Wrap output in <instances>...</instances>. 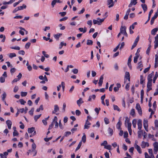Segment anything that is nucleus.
Listing matches in <instances>:
<instances>
[{"label": "nucleus", "instance_id": "nucleus-1", "mask_svg": "<svg viewBox=\"0 0 158 158\" xmlns=\"http://www.w3.org/2000/svg\"><path fill=\"white\" fill-rule=\"evenodd\" d=\"M105 19H100V20H98L95 19L93 20V23L94 24H97L98 25H101L102 23L104 20Z\"/></svg>", "mask_w": 158, "mask_h": 158}, {"label": "nucleus", "instance_id": "nucleus-2", "mask_svg": "<svg viewBox=\"0 0 158 158\" xmlns=\"http://www.w3.org/2000/svg\"><path fill=\"white\" fill-rule=\"evenodd\" d=\"M107 5H108L109 8L113 7L114 5V2L113 0H107Z\"/></svg>", "mask_w": 158, "mask_h": 158}, {"label": "nucleus", "instance_id": "nucleus-3", "mask_svg": "<svg viewBox=\"0 0 158 158\" xmlns=\"http://www.w3.org/2000/svg\"><path fill=\"white\" fill-rule=\"evenodd\" d=\"M130 119L127 117L125 118V126H126V124H127V127H129V125H130V127H131V123H130Z\"/></svg>", "mask_w": 158, "mask_h": 158}, {"label": "nucleus", "instance_id": "nucleus-4", "mask_svg": "<svg viewBox=\"0 0 158 158\" xmlns=\"http://www.w3.org/2000/svg\"><path fill=\"white\" fill-rule=\"evenodd\" d=\"M154 75V72L152 71V73L149 74L148 77V82H152V76Z\"/></svg>", "mask_w": 158, "mask_h": 158}, {"label": "nucleus", "instance_id": "nucleus-5", "mask_svg": "<svg viewBox=\"0 0 158 158\" xmlns=\"http://www.w3.org/2000/svg\"><path fill=\"white\" fill-rule=\"evenodd\" d=\"M135 108L136 109L138 110L139 113L140 114H142V111L141 110L140 106L139 103H137L136 104Z\"/></svg>", "mask_w": 158, "mask_h": 158}, {"label": "nucleus", "instance_id": "nucleus-6", "mask_svg": "<svg viewBox=\"0 0 158 158\" xmlns=\"http://www.w3.org/2000/svg\"><path fill=\"white\" fill-rule=\"evenodd\" d=\"M158 16V14L157 13H155L154 16L152 17L151 20V24L152 25L154 23V20L156 19Z\"/></svg>", "mask_w": 158, "mask_h": 158}, {"label": "nucleus", "instance_id": "nucleus-7", "mask_svg": "<svg viewBox=\"0 0 158 158\" xmlns=\"http://www.w3.org/2000/svg\"><path fill=\"white\" fill-rule=\"evenodd\" d=\"M138 129L139 130H141L142 128V121L140 119H139L138 120Z\"/></svg>", "mask_w": 158, "mask_h": 158}, {"label": "nucleus", "instance_id": "nucleus-8", "mask_svg": "<svg viewBox=\"0 0 158 158\" xmlns=\"http://www.w3.org/2000/svg\"><path fill=\"white\" fill-rule=\"evenodd\" d=\"M134 147L139 153L141 154L142 153V151L139 146L135 143L134 145Z\"/></svg>", "mask_w": 158, "mask_h": 158}, {"label": "nucleus", "instance_id": "nucleus-9", "mask_svg": "<svg viewBox=\"0 0 158 158\" xmlns=\"http://www.w3.org/2000/svg\"><path fill=\"white\" fill-rule=\"evenodd\" d=\"M149 146V144L148 142H145L143 141L142 142V143L141 145V146L142 148H144L146 146L147 147H148Z\"/></svg>", "mask_w": 158, "mask_h": 158}, {"label": "nucleus", "instance_id": "nucleus-10", "mask_svg": "<svg viewBox=\"0 0 158 158\" xmlns=\"http://www.w3.org/2000/svg\"><path fill=\"white\" fill-rule=\"evenodd\" d=\"M116 87H115L114 88V92H116L118 91L119 88L121 87V85L119 83H118L116 84Z\"/></svg>", "mask_w": 158, "mask_h": 158}, {"label": "nucleus", "instance_id": "nucleus-11", "mask_svg": "<svg viewBox=\"0 0 158 158\" xmlns=\"http://www.w3.org/2000/svg\"><path fill=\"white\" fill-rule=\"evenodd\" d=\"M91 123L88 121V119L86 121L85 124L84 125V129H88L89 128V125H90Z\"/></svg>", "mask_w": 158, "mask_h": 158}, {"label": "nucleus", "instance_id": "nucleus-12", "mask_svg": "<svg viewBox=\"0 0 158 158\" xmlns=\"http://www.w3.org/2000/svg\"><path fill=\"white\" fill-rule=\"evenodd\" d=\"M152 86V82H148L147 84V91L148 92H149L150 90H152V88L151 87Z\"/></svg>", "mask_w": 158, "mask_h": 158}, {"label": "nucleus", "instance_id": "nucleus-13", "mask_svg": "<svg viewBox=\"0 0 158 158\" xmlns=\"http://www.w3.org/2000/svg\"><path fill=\"white\" fill-rule=\"evenodd\" d=\"M6 123L7 126L8 128L9 129H10L12 125L11 121L10 120H8L6 121Z\"/></svg>", "mask_w": 158, "mask_h": 158}, {"label": "nucleus", "instance_id": "nucleus-14", "mask_svg": "<svg viewBox=\"0 0 158 158\" xmlns=\"http://www.w3.org/2000/svg\"><path fill=\"white\" fill-rule=\"evenodd\" d=\"M126 27L125 26H121L120 29V33L123 34L126 31Z\"/></svg>", "mask_w": 158, "mask_h": 158}, {"label": "nucleus", "instance_id": "nucleus-15", "mask_svg": "<svg viewBox=\"0 0 158 158\" xmlns=\"http://www.w3.org/2000/svg\"><path fill=\"white\" fill-rule=\"evenodd\" d=\"M59 110V108L58 106L57 105H54V110L52 112V114H55L56 112Z\"/></svg>", "mask_w": 158, "mask_h": 158}, {"label": "nucleus", "instance_id": "nucleus-16", "mask_svg": "<svg viewBox=\"0 0 158 158\" xmlns=\"http://www.w3.org/2000/svg\"><path fill=\"white\" fill-rule=\"evenodd\" d=\"M125 78L126 79H127L129 81H130V75L129 72H126L125 73Z\"/></svg>", "mask_w": 158, "mask_h": 158}, {"label": "nucleus", "instance_id": "nucleus-17", "mask_svg": "<svg viewBox=\"0 0 158 158\" xmlns=\"http://www.w3.org/2000/svg\"><path fill=\"white\" fill-rule=\"evenodd\" d=\"M103 75H102L100 77L99 82H98L99 85L101 86L103 83Z\"/></svg>", "mask_w": 158, "mask_h": 158}, {"label": "nucleus", "instance_id": "nucleus-18", "mask_svg": "<svg viewBox=\"0 0 158 158\" xmlns=\"http://www.w3.org/2000/svg\"><path fill=\"white\" fill-rule=\"evenodd\" d=\"M78 30L81 32H83V33H85L87 31V28L85 27L84 28L82 27L79 28Z\"/></svg>", "mask_w": 158, "mask_h": 158}, {"label": "nucleus", "instance_id": "nucleus-19", "mask_svg": "<svg viewBox=\"0 0 158 158\" xmlns=\"http://www.w3.org/2000/svg\"><path fill=\"white\" fill-rule=\"evenodd\" d=\"M153 12V10L152 9L149 12V14H148V19L146 21V22L145 23V24H146V23H147L150 20V17L151 16V15L152 13Z\"/></svg>", "mask_w": 158, "mask_h": 158}, {"label": "nucleus", "instance_id": "nucleus-20", "mask_svg": "<svg viewBox=\"0 0 158 158\" xmlns=\"http://www.w3.org/2000/svg\"><path fill=\"white\" fill-rule=\"evenodd\" d=\"M77 104L79 106H80L81 104L84 102L82 101V99L81 98H80L77 101Z\"/></svg>", "mask_w": 158, "mask_h": 158}, {"label": "nucleus", "instance_id": "nucleus-21", "mask_svg": "<svg viewBox=\"0 0 158 158\" xmlns=\"http://www.w3.org/2000/svg\"><path fill=\"white\" fill-rule=\"evenodd\" d=\"M154 147V150H157L158 151V143L156 142L153 144Z\"/></svg>", "mask_w": 158, "mask_h": 158}, {"label": "nucleus", "instance_id": "nucleus-22", "mask_svg": "<svg viewBox=\"0 0 158 158\" xmlns=\"http://www.w3.org/2000/svg\"><path fill=\"white\" fill-rule=\"evenodd\" d=\"M141 6L144 12H145L147 10V5L145 4H142L141 5Z\"/></svg>", "mask_w": 158, "mask_h": 158}, {"label": "nucleus", "instance_id": "nucleus-23", "mask_svg": "<svg viewBox=\"0 0 158 158\" xmlns=\"http://www.w3.org/2000/svg\"><path fill=\"white\" fill-rule=\"evenodd\" d=\"M158 29L157 28H155L152 29L151 32V34L152 35H155L156 32L158 31Z\"/></svg>", "mask_w": 158, "mask_h": 158}, {"label": "nucleus", "instance_id": "nucleus-24", "mask_svg": "<svg viewBox=\"0 0 158 158\" xmlns=\"http://www.w3.org/2000/svg\"><path fill=\"white\" fill-rule=\"evenodd\" d=\"M62 35V34L61 33H58L56 35H54V36L55 38L57 40H58L60 36Z\"/></svg>", "mask_w": 158, "mask_h": 158}, {"label": "nucleus", "instance_id": "nucleus-25", "mask_svg": "<svg viewBox=\"0 0 158 158\" xmlns=\"http://www.w3.org/2000/svg\"><path fill=\"white\" fill-rule=\"evenodd\" d=\"M35 130V128L34 127H32L31 128H29L28 129V132L29 133H31L34 132Z\"/></svg>", "mask_w": 158, "mask_h": 158}, {"label": "nucleus", "instance_id": "nucleus-26", "mask_svg": "<svg viewBox=\"0 0 158 158\" xmlns=\"http://www.w3.org/2000/svg\"><path fill=\"white\" fill-rule=\"evenodd\" d=\"M158 77V73L157 72H156V74H155V77H154V78H153V82L154 83H155V81Z\"/></svg>", "mask_w": 158, "mask_h": 158}, {"label": "nucleus", "instance_id": "nucleus-27", "mask_svg": "<svg viewBox=\"0 0 158 158\" xmlns=\"http://www.w3.org/2000/svg\"><path fill=\"white\" fill-rule=\"evenodd\" d=\"M143 133V131L142 130H139L138 132V137L139 138H141V135Z\"/></svg>", "mask_w": 158, "mask_h": 158}, {"label": "nucleus", "instance_id": "nucleus-28", "mask_svg": "<svg viewBox=\"0 0 158 158\" xmlns=\"http://www.w3.org/2000/svg\"><path fill=\"white\" fill-rule=\"evenodd\" d=\"M66 44L64 43L63 41L61 42L60 44V46L59 47V49H61L62 48L63 46H66Z\"/></svg>", "mask_w": 158, "mask_h": 158}, {"label": "nucleus", "instance_id": "nucleus-29", "mask_svg": "<svg viewBox=\"0 0 158 158\" xmlns=\"http://www.w3.org/2000/svg\"><path fill=\"white\" fill-rule=\"evenodd\" d=\"M148 47L146 50V54L148 55H149V53L150 52L151 48V44H149Z\"/></svg>", "mask_w": 158, "mask_h": 158}, {"label": "nucleus", "instance_id": "nucleus-30", "mask_svg": "<svg viewBox=\"0 0 158 158\" xmlns=\"http://www.w3.org/2000/svg\"><path fill=\"white\" fill-rule=\"evenodd\" d=\"M143 125L144 127H148V121L147 120L144 119L143 122Z\"/></svg>", "mask_w": 158, "mask_h": 158}, {"label": "nucleus", "instance_id": "nucleus-31", "mask_svg": "<svg viewBox=\"0 0 158 158\" xmlns=\"http://www.w3.org/2000/svg\"><path fill=\"white\" fill-rule=\"evenodd\" d=\"M17 7L18 8V10H23V8H26V5L23 4V6H19Z\"/></svg>", "mask_w": 158, "mask_h": 158}, {"label": "nucleus", "instance_id": "nucleus-32", "mask_svg": "<svg viewBox=\"0 0 158 158\" xmlns=\"http://www.w3.org/2000/svg\"><path fill=\"white\" fill-rule=\"evenodd\" d=\"M0 38H3V39L1 41L2 42H5L6 39V37L5 35H3V34H1L0 35Z\"/></svg>", "mask_w": 158, "mask_h": 158}, {"label": "nucleus", "instance_id": "nucleus-33", "mask_svg": "<svg viewBox=\"0 0 158 158\" xmlns=\"http://www.w3.org/2000/svg\"><path fill=\"white\" fill-rule=\"evenodd\" d=\"M113 107L114 110H117L118 111H120V109L117 106L115 105H114Z\"/></svg>", "mask_w": 158, "mask_h": 158}, {"label": "nucleus", "instance_id": "nucleus-34", "mask_svg": "<svg viewBox=\"0 0 158 158\" xmlns=\"http://www.w3.org/2000/svg\"><path fill=\"white\" fill-rule=\"evenodd\" d=\"M93 42L92 40H88L87 41V45H92L93 44Z\"/></svg>", "mask_w": 158, "mask_h": 158}, {"label": "nucleus", "instance_id": "nucleus-35", "mask_svg": "<svg viewBox=\"0 0 158 158\" xmlns=\"http://www.w3.org/2000/svg\"><path fill=\"white\" fill-rule=\"evenodd\" d=\"M136 120L135 119H134L132 122L133 127L134 128H135L136 126Z\"/></svg>", "mask_w": 158, "mask_h": 158}, {"label": "nucleus", "instance_id": "nucleus-36", "mask_svg": "<svg viewBox=\"0 0 158 158\" xmlns=\"http://www.w3.org/2000/svg\"><path fill=\"white\" fill-rule=\"evenodd\" d=\"M41 115V114L38 115H35L34 117V118L35 121H36L37 120L40 118Z\"/></svg>", "mask_w": 158, "mask_h": 158}, {"label": "nucleus", "instance_id": "nucleus-37", "mask_svg": "<svg viewBox=\"0 0 158 158\" xmlns=\"http://www.w3.org/2000/svg\"><path fill=\"white\" fill-rule=\"evenodd\" d=\"M81 144H82V142L81 141L79 144H78V146H77V148H76V150H75V151H77V150H78V149H80V148L81 145Z\"/></svg>", "mask_w": 158, "mask_h": 158}, {"label": "nucleus", "instance_id": "nucleus-38", "mask_svg": "<svg viewBox=\"0 0 158 158\" xmlns=\"http://www.w3.org/2000/svg\"><path fill=\"white\" fill-rule=\"evenodd\" d=\"M40 110H43V105H41L40 106L39 108L36 109V111L37 112H39Z\"/></svg>", "mask_w": 158, "mask_h": 158}, {"label": "nucleus", "instance_id": "nucleus-39", "mask_svg": "<svg viewBox=\"0 0 158 158\" xmlns=\"http://www.w3.org/2000/svg\"><path fill=\"white\" fill-rule=\"evenodd\" d=\"M27 94V92H21V95L22 97L26 96Z\"/></svg>", "mask_w": 158, "mask_h": 158}, {"label": "nucleus", "instance_id": "nucleus-40", "mask_svg": "<svg viewBox=\"0 0 158 158\" xmlns=\"http://www.w3.org/2000/svg\"><path fill=\"white\" fill-rule=\"evenodd\" d=\"M154 49H156L158 47V40H155L154 41Z\"/></svg>", "mask_w": 158, "mask_h": 158}, {"label": "nucleus", "instance_id": "nucleus-41", "mask_svg": "<svg viewBox=\"0 0 158 158\" xmlns=\"http://www.w3.org/2000/svg\"><path fill=\"white\" fill-rule=\"evenodd\" d=\"M104 148L110 150L111 149V146L110 145H108L107 146H105Z\"/></svg>", "mask_w": 158, "mask_h": 158}, {"label": "nucleus", "instance_id": "nucleus-42", "mask_svg": "<svg viewBox=\"0 0 158 158\" xmlns=\"http://www.w3.org/2000/svg\"><path fill=\"white\" fill-rule=\"evenodd\" d=\"M86 135L84 134V135L83 136L82 138V140L81 141H82L84 143H85L86 141Z\"/></svg>", "mask_w": 158, "mask_h": 158}, {"label": "nucleus", "instance_id": "nucleus-43", "mask_svg": "<svg viewBox=\"0 0 158 158\" xmlns=\"http://www.w3.org/2000/svg\"><path fill=\"white\" fill-rule=\"evenodd\" d=\"M144 80V79L143 78V76L142 75L140 76V83L141 84H143Z\"/></svg>", "mask_w": 158, "mask_h": 158}, {"label": "nucleus", "instance_id": "nucleus-44", "mask_svg": "<svg viewBox=\"0 0 158 158\" xmlns=\"http://www.w3.org/2000/svg\"><path fill=\"white\" fill-rule=\"evenodd\" d=\"M16 56V55L14 53H10L9 55V57L11 58H12L13 57H15Z\"/></svg>", "mask_w": 158, "mask_h": 158}, {"label": "nucleus", "instance_id": "nucleus-45", "mask_svg": "<svg viewBox=\"0 0 158 158\" xmlns=\"http://www.w3.org/2000/svg\"><path fill=\"white\" fill-rule=\"evenodd\" d=\"M31 45V43L30 42L27 43L25 45V48L26 49H28L29 48Z\"/></svg>", "mask_w": 158, "mask_h": 158}, {"label": "nucleus", "instance_id": "nucleus-46", "mask_svg": "<svg viewBox=\"0 0 158 158\" xmlns=\"http://www.w3.org/2000/svg\"><path fill=\"white\" fill-rule=\"evenodd\" d=\"M143 65L142 64V62L141 61H140L138 63V66L137 67L138 69H139L143 67Z\"/></svg>", "mask_w": 158, "mask_h": 158}, {"label": "nucleus", "instance_id": "nucleus-47", "mask_svg": "<svg viewBox=\"0 0 158 158\" xmlns=\"http://www.w3.org/2000/svg\"><path fill=\"white\" fill-rule=\"evenodd\" d=\"M139 39V35H138L137 37L135 39L134 43H135L136 44H137V43L138 42Z\"/></svg>", "mask_w": 158, "mask_h": 158}, {"label": "nucleus", "instance_id": "nucleus-48", "mask_svg": "<svg viewBox=\"0 0 158 158\" xmlns=\"http://www.w3.org/2000/svg\"><path fill=\"white\" fill-rule=\"evenodd\" d=\"M104 121L105 122V123L106 124H107L109 123V119L106 117H105L104 118Z\"/></svg>", "mask_w": 158, "mask_h": 158}, {"label": "nucleus", "instance_id": "nucleus-49", "mask_svg": "<svg viewBox=\"0 0 158 158\" xmlns=\"http://www.w3.org/2000/svg\"><path fill=\"white\" fill-rule=\"evenodd\" d=\"M34 108H33V107L31 109V110L30 111H29V114H31V115H32L33 114V112H34Z\"/></svg>", "mask_w": 158, "mask_h": 158}, {"label": "nucleus", "instance_id": "nucleus-50", "mask_svg": "<svg viewBox=\"0 0 158 158\" xmlns=\"http://www.w3.org/2000/svg\"><path fill=\"white\" fill-rule=\"evenodd\" d=\"M5 81V78L2 77H0V82L1 83H3Z\"/></svg>", "mask_w": 158, "mask_h": 158}, {"label": "nucleus", "instance_id": "nucleus-51", "mask_svg": "<svg viewBox=\"0 0 158 158\" xmlns=\"http://www.w3.org/2000/svg\"><path fill=\"white\" fill-rule=\"evenodd\" d=\"M21 105H24L26 102L23 99H21L19 100Z\"/></svg>", "mask_w": 158, "mask_h": 158}, {"label": "nucleus", "instance_id": "nucleus-52", "mask_svg": "<svg viewBox=\"0 0 158 158\" xmlns=\"http://www.w3.org/2000/svg\"><path fill=\"white\" fill-rule=\"evenodd\" d=\"M2 96V100L4 101L6 96V93L5 92H4Z\"/></svg>", "mask_w": 158, "mask_h": 158}, {"label": "nucleus", "instance_id": "nucleus-53", "mask_svg": "<svg viewBox=\"0 0 158 158\" xmlns=\"http://www.w3.org/2000/svg\"><path fill=\"white\" fill-rule=\"evenodd\" d=\"M108 131H109L110 135H112L113 134V130L110 128L109 127L108 128Z\"/></svg>", "mask_w": 158, "mask_h": 158}, {"label": "nucleus", "instance_id": "nucleus-54", "mask_svg": "<svg viewBox=\"0 0 158 158\" xmlns=\"http://www.w3.org/2000/svg\"><path fill=\"white\" fill-rule=\"evenodd\" d=\"M107 141L106 140H105L103 142V143H102L101 144V146H104L105 147V146H106V145L107 144Z\"/></svg>", "mask_w": 158, "mask_h": 158}, {"label": "nucleus", "instance_id": "nucleus-55", "mask_svg": "<svg viewBox=\"0 0 158 158\" xmlns=\"http://www.w3.org/2000/svg\"><path fill=\"white\" fill-rule=\"evenodd\" d=\"M52 137L49 138H44V140L46 142H48L49 140H51L52 139Z\"/></svg>", "mask_w": 158, "mask_h": 158}, {"label": "nucleus", "instance_id": "nucleus-56", "mask_svg": "<svg viewBox=\"0 0 158 158\" xmlns=\"http://www.w3.org/2000/svg\"><path fill=\"white\" fill-rule=\"evenodd\" d=\"M19 89V87L18 86H15L14 88V92L15 93H16Z\"/></svg>", "mask_w": 158, "mask_h": 158}, {"label": "nucleus", "instance_id": "nucleus-57", "mask_svg": "<svg viewBox=\"0 0 158 158\" xmlns=\"http://www.w3.org/2000/svg\"><path fill=\"white\" fill-rule=\"evenodd\" d=\"M55 123H54L53 122H52L51 124L49 125L48 130H49L51 129L53 127V126Z\"/></svg>", "mask_w": 158, "mask_h": 158}, {"label": "nucleus", "instance_id": "nucleus-58", "mask_svg": "<svg viewBox=\"0 0 158 158\" xmlns=\"http://www.w3.org/2000/svg\"><path fill=\"white\" fill-rule=\"evenodd\" d=\"M72 72L75 74H77L78 72V70L77 69H75L72 70Z\"/></svg>", "mask_w": 158, "mask_h": 158}, {"label": "nucleus", "instance_id": "nucleus-59", "mask_svg": "<svg viewBox=\"0 0 158 158\" xmlns=\"http://www.w3.org/2000/svg\"><path fill=\"white\" fill-rule=\"evenodd\" d=\"M75 113L77 115L79 116L81 114V112L79 110H76L75 111Z\"/></svg>", "mask_w": 158, "mask_h": 158}, {"label": "nucleus", "instance_id": "nucleus-60", "mask_svg": "<svg viewBox=\"0 0 158 158\" xmlns=\"http://www.w3.org/2000/svg\"><path fill=\"white\" fill-rule=\"evenodd\" d=\"M120 43H119L118 45H117V46L113 50V52H115L117 51V50L118 49V48L119 47V46L120 45Z\"/></svg>", "mask_w": 158, "mask_h": 158}, {"label": "nucleus", "instance_id": "nucleus-61", "mask_svg": "<svg viewBox=\"0 0 158 158\" xmlns=\"http://www.w3.org/2000/svg\"><path fill=\"white\" fill-rule=\"evenodd\" d=\"M36 145L34 143H33L32 144V150H35Z\"/></svg>", "mask_w": 158, "mask_h": 158}, {"label": "nucleus", "instance_id": "nucleus-62", "mask_svg": "<svg viewBox=\"0 0 158 158\" xmlns=\"http://www.w3.org/2000/svg\"><path fill=\"white\" fill-rule=\"evenodd\" d=\"M101 108H96L94 110L97 113V114H98L99 113V111L100 110Z\"/></svg>", "mask_w": 158, "mask_h": 158}, {"label": "nucleus", "instance_id": "nucleus-63", "mask_svg": "<svg viewBox=\"0 0 158 158\" xmlns=\"http://www.w3.org/2000/svg\"><path fill=\"white\" fill-rule=\"evenodd\" d=\"M59 26L60 27V29L61 30H64L65 28V27L64 26H62L61 24H60L59 25Z\"/></svg>", "mask_w": 158, "mask_h": 158}, {"label": "nucleus", "instance_id": "nucleus-64", "mask_svg": "<svg viewBox=\"0 0 158 158\" xmlns=\"http://www.w3.org/2000/svg\"><path fill=\"white\" fill-rule=\"evenodd\" d=\"M135 114V110L134 109H132L131 110L130 114L132 115L133 116Z\"/></svg>", "mask_w": 158, "mask_h": 158}]
</instances>
